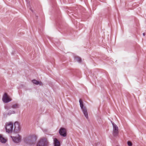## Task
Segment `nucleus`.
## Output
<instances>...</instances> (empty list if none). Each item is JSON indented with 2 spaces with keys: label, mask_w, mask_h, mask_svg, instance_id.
<instances>
[{
  "label": "nucleus",
  "mask_w": 146,
  "mask_h": 146,
  "mask_svg": "<svg viewBox=\"0 0 146 146\" xmlns=\"http://www.w3.org/2000/svg\"><path fill=\"white\" fill-rule=\"evenodd\" d=\"M49 142L47 139L45 137L40 138L37 143L36 146H48Z\"/></svg>",
  "instance_id": "obj_1"
},
{
  "label": "nucleus",
  "mask_w": 146,
  "mask_h": 146,
  "mask_svg": "<svg viewBox=\"0 0 146 146\" xmlns=\"http://www.w3.org/2000/svg\"><path fill=\"white\" fill-rule=\"evenodd\" d=\"M6 132L8 133H11L13 130V123L12 122L7 123L5 125Z\"/></svg>",
  "instance_id": "obj_2"
},
{
  "label": "nucleus",
  "mask_w": 146,
  "mask_h": 146,
  "mask_svg": "<svg viewBox=\"0 0 146 146\" xmlns=\"http://www.w3.org/2000/svg\"><path fill=\"white\" fill-rule=\"evenodd\" d=\"M13 141L16 143H18L21 141V137L18 134H16L14 135L11 136Z\"/></svg>",
  "instance_id": "obj_3"
},
{
  "label": "nucleus",
  "mask_w": 146,
  "mask_h": 146,
  "mask_svg": "<svg viewBox=\"0 0 146 146\" xmlns=\"http://www.w3.org/2000/svg\"><path fill=\"white\" fill-rule=\"evenodd\" d=\"M113 127V135L115 137L117 136L119 133V129L118 126L113 122L111 121Z\"/></svg>",
  "instance_id": "obj_4"
},
{
  "label": "nucleus",
  "mask_w": 146,
  "mask_h": 146,
  "mask_svg": "<svg viewBox=\"0 0 146 146\" xmlns=\"http://www.w3.org/2000/svg\"><path fill=\"white\" fill-rule=\"evenodd\" d=\"M2 100L4 103H7L11 101L12 99L7 93H5L3 96Z\"/></svg>",
  "instance_id": "obj_5"
},
{
  "label": "nucleus",
  "mask_w": 146,
  "mask_h": 146,
  "mask_svg": "<svg viewBox=\"0 0 146 146\" xmlns=\"http://www.w3.org/2000/svg\"><path fill=\"white\" fill-rule=\"evenodd\" d=\"M21 129L20 124L17 122H15L14 123V131L16 132H19Z\"/></svg>",
  "instance_id": "obj_6"
},
{
  "label": "nucleus",
  "mask_w": 146,
  "mask_h": 146,
  "mask_svg": "<svg viewBox=\"0 0 146 146\" xmlns=\"http://www.w3.org/2000/svg\"><path fill=\"white\" fill-rule=\"evenodd\" d=\"M59 133L62 136L65 137L66 136V130L63 128H61L59 130Z\"/></svg>",
  "instance_id": "obj_7"
},
{
  "label": "nucleus",
  "mask_w": 146,
  "mask_h": 146,
  "mask_svg": "<svg viewBox=\"0 0 146 146\" xmlns=\"http://www.w3.org/2000/svg\"><path fill=\"white\" fill-rule=\"evenodd\" d=\"M15 113V110H9L7 113H4L3 115L4 116H6L7 115H10L12 114H13Z\"/></svg>",
  "instance_id": "obj_8"
},
{
  "label": "nucleus",
  "mask_w": 146,
  "mask_h": 146,
  "mask_svg": "<svg viewBox=\"0 0 146 146\" xmlns=\"http://www.w3.org/2000/svg\"><path fill=\"white\" fill-rule=\"evenodd\" d=\"M82 110V111L84 115L85 116L86 118L87 119H88V113L87 112V110L86 108H84Z\"/></svg>",
  "instance_id": "obj_9"
},
{
  "label": "nucleus",
  "mask_w": 146,
  "mask_h": 146,
  "mask_svg": "<svg viewBox=\"0 0 146 146\" xmlns=\"http://www.w3.org/2000/svg\"><path fill=\"white\" fill-rule=\"evenodd\" d=\"M7 141V140L3 137L2 135L0 134V142L2 143H6Z\"/></svg>",
  "instance_id": "obj_10"
},
{
  "label": "nucleus",
  "mask_w": 146,
  "mask_h": 146,
  "mask_svg": "<svg viewBox=\"0 0 146 146\" xmlns=\"http://www.w3.org/2000/svg\"><path fill=\"white\" fill-rule=\"evenodd\" d=\"M54 146H60V142L56 138L54 139Z\"/></svg>",
  "instance_id": "obj_11"
},
{
  "label": "nucleus",
  "mask_w": 146,
  "mask_h": 146,
  "mask_svg": "<svg viewBox=\"0 0 146 146\" xmlns=\"http://www.w3.org/2000/svg\"><path fill=\"white\" fill-rule=\"evenodd\" d=\"M32 82L33 84L36 85H42V83L40 81H38L35 80H32Z\"/></svg>",
  "instance_id": "obj_12"
},
{
  "label": "nucleus",
  "mask_w": 146,
  "mask_h": 146,
  "mask_svg": "<svg viewBox=\"0 0 146 146\" xmlns=\"http://www.w3.org/2000/svg\"><path fill=\"white\" fill-rule=\"evenodd\" d=\"M20 107V105L17 104H15L11 106V108L13 109L19 108Z\"/></svg>",
  "instance_id": "obj_13"
},
{
  "label": "nucleus",
  "mask_w": 146,
  "mask_h": 146,
  "mask_svg": "<svg viewBox=\"0 0 146 146\" xmlns=\"http://www.w3.org/2000/svg\"><path fill=\"white\" fill-rule=\"evenodd\" d=\"M79 102L80 103V107L82 110L86 108L84 106L83 102L81 99H80Z\"/></svg>",
  "instance_id": "obj_14"
},
{
  "label": "nucleus",
  "mask_w": 146,
  "mask_h": 146,
  "mask_svg": "<svg viewBox=\"0 0 146 146\" xmlns=\"http://www.w3.org/2000/svg\"><path fill=\"white\" fill-rule=\"evenodd\" d=\"M74 60L75 61H77L79 62H81V58L78 56H75V57Z\"/></svg>",
  "instance_id": "obj_15"
},
{
  "label": "nucleus",
  "mask_w": 146,
  "mask_h": 146,
  "mask_svg": "<svg viewBox=\"0 0 146 146\" xmlns=\"http://www.w3.org/2000/svg\"><path fill=\"white\" fill-rule=\"evenodd\" d=\"M4 108L5 109L7 110H8L10 108V107L9 106H7V105H6L5 106Z\"/></svg>",
  "instance_id": "obj_16"
},
{
  "label": "nucleus",
  "mask_w": 146,
  "mask_h": 146,
  "mask_svg": "<svg viewBox=\"0 0 146 146\" xmlns=\"http://www.w3.org/2000/svg\"><path fill=\"white\" fill-rule=\"evenodd\" d=\"M127 144L129 146H131L132 145L130 141H128L127 142Z\"/></svg>",
  "instance_id": "obj_17"
},
{
  "label": "nucleus",
  "mask_w": 146,
  "mask_h": 146,
  "mask_svg": "<svg viewBox=\"0 0 146 146\" xmlns=\"http://www.w3.org/2000/svg\"><path fill=\"white\" fill-rule=\"evenodd\" d=\"M6 146H9V145L8 144H6Z\"/></svg>",
  "instance_id": "obj_18"
},
{
  "label": "nucleus",
  "mask_w": 146,
  "mask_h": 146,
  "mask_svg": "<svg viewBox=\"0 0 146 146\" xmlns=\"http://www.w3.org/2000/svg\"><path fill=\"white\" fill-rule=\"evenodd\" d=\"M143 36H144L145 35V33H143Z\"/></svg>",
  "instance_id": "obj_19"
}]
</instances>
